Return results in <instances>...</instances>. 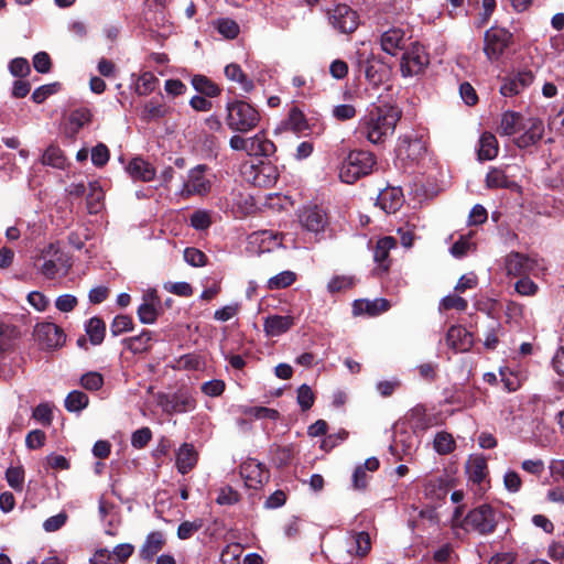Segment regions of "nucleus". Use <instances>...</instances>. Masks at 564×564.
I'll return each instance as SVG.
<instances>
[{
    "label": "nucleus",
    "instance_id": "1",
    "mask_svg": "<svg viewBox=\"0 0 564 564\" xmlns=\"http://www.w3.org/2000/svg\"><path fill=\"white\" fill-rule=\"evenodd\" d=\"M401 116V110L395 106L372 105L360 118L358 131L370 143L381 144L393 134Z\"/></svg>",
    "mask_w": 564,
    "mask_h": 564
},
{
    "label": "nucleus",
    "instance_id": "2",
    "mask_svg": "<svg viewBox=\"0 0 564 564\" xmlns=\"http://www.w3.org/2000/svg\"><path fill=\"white\" fill-rule=\"evenodd\" d=\"M226 111L225 122L235 132L247 133L253 130L260 122L259 111L242 100L228 102Z\"/></svg>",
    "mask_w": 564,
    "mask_h": 564
},
{
    "label": "nucleus",
    "instance_id": "3",
    "mask_svg": "<svg viewBox=\"0 0 564 564\" xmlns=\"http://www.w3.org/2000/svg\"><path fill=\"white\" fill-rule=\"evenodd\" d=\"M376 164L375 155L369 151H351L340 167L339 177L347 184H352L360 177L369 175Z\"/></svg>",
    "mask_w": 564,
    "mask_h": 564
},
{
    "label": "nucleus",
    "instance_id": "4",
    "mask_svg": "<svg viewBox=\"0 0 564 564\" xmlns=\"http://www.w3.org/2000/svg\"><path fill=\"white\" fill-rule=\"evenodd\" d=\"M39 261L40 273L46 279H55L67 275L70 269L68 256L55 243H50L41 251Z\"/></svg>",
    "mask_w": 564,
    "mask_h": 564
},
{
    "label": "nucleus",
    "instance_id": "5",
    "mask_svg": "<svg viewBox=\"0 0 564 564\" xmlns=\"http://www.w3.org/2000/svg\"><path fill=\"white\" fill-rule=\"evenodd\" d=\"M430 65V55L417 41L411 42L401 55L400 72L403 77H413L424 73Z\"/></svg>",
    "mask_w": 564,
    "mask_h": 564
},
{
    "label": "nucleus",
    "instance_id": "6",
    "mask_svg": "<svg viewBox=\"0 0 564 564\" xmlns=\"http://www.w3.org/2000/svg\"><path fill=\"white\" fill-rule=\"evenodd\" d=\"M465 530H474L486 535L495 531L497 527V513L489 505H481L470 510L459 524Z\"/></svg>",
    "mask_w": 564,
    "mask_h": 564
},
{
    "label": "nucleus",
    "instance_id": "7",
    "mask_svg": "<svg viewBox=\"0 0 564 564\" xmlns=\"http://www.w3.org/2000/svg\"><path fill=\"white\" fill-rule=\"evenodd\" d=\"M159 405L167 414L184 413L196 408V400L186 389H180L173 394L159 397Z\"/></svg>",
    "mask_w": 564,
    "mask_h": 564
},
{
    "label": "nucleus",
    "instance_id": "8",
    "mask_svg": "<svg viewBox=\"0 0 564 564\" xmlns=\"http://www.w3.org/2000/svg\"><path fill=\"white\" fill-rule=\"evenodd\" d=\"M327 14L329 24L339 33H352L359 25L357 12L347 4H337Z\"/></svg>",
    "mask_w": 564,
    "mask_h": 564
},
{
    "label": "nucleus",
    "instance_id": "9",
    "mask_svg": "<svg viewBox=\"0 0 564 564\" xmlns=\"http://www.w3.org/2000/svg\"><path fill=\"white\" fill-rule=\"evenodd\" d=\"M512 34L505 29L491 28L485 33V54L491 61L498 59L509 46Z\"/></svg>",
    "mask_w": 564,
    "mask_h": 564
},
{
    "label": "nucleus",
    "instance_id": "10",
    "mask_svg": "<svg viewBox=\"0 0 564 564\" xmlns=\"http://www.w3.org/2000/svg\"><path fill=\"white\" fill-rule=\"evenodd\" d=\"M240 476L248 488L259 489L269 480V471L265 466L253 458L245 460L240 465Z\"/></svg>",
    "mask_w": 564,
    "mask_h": 564
},
{
    "label": "nucleus",
    "instance_id": "11",
    "mask_svg": "<svg viewBox=\"0 0 564 564\" xmlns=\"http://www.w3.org/2000/svg\"><path fill=\"white\" fill-rule=\"evenodd\" d=\"M34 336L39 344L45 349H54L62 346L65 335L61 327L54 323H40L34 328Z\"/></svg>",
    "mask_w": 564,
    "mask_h": 564
},
{
    "label": "nucleus",
    "instance_id": "12",
    "mask_svg": "<svg viewBox=\"0 0 564 564\" xmlns=\"http://www.w3.org/2000/svg\"><path fill=\"white\" fill-rule=\"evenodd\" d=\"M205 165H197L188 172L184 182L182 195H204L210 191V181L205 176Z\"/></svg>",
    "mask_w": 564,
    "mask_h": 564
},
{
    "label": "nucleus",
    "instance_id": "13",
    "mask_svg": "<svg viewBox=\"0 0 564 564\" xmlns=\"http://www.w3.org/2000/svg\"><path fill=\"white\" fill-rule=\"evenodd\" d=\"M506 271L509 275L528 276L538 268V261L520 252H510L506 257Z\"/></svg>",
    "mask_w": 564,
    "mask_h": 564
},
{
    "label": "nucleus",
    "instance_id": "14",
    "mask_svg": "<svg viewBox=\"0 0 564 564\" xmlns=\"http://www.w3.org/2000/svg\"><path fill=\"white\" fill-rule=\"evenodd\" d=\"M299 220L303 228L311 232H321L327 225L325 212L314 205L304 207L299 214Z\"/></svg>",
    "mask_w": 564,
    "mask_h": 564
},
{
    "label": "nucleus",
    "instance_id": "15",
    "mask_svg": "<svg viewBox=\"0 0 564 564\" xmlns=\"http://www.w3.org/2000/svg\"><path fill=\"white\" fill-rule=\"evenodd\" d=\"M406 42L405 32L399 28L389 29L380 37L381 48L392 56H395L401 51L403 53L408 47Z\"/></svg>",
    "mask_w": 564,
    "mask_h": 564
},
{
    "label": "nucleus",
    "instance_id": "16",
    "mask_svg": "<svg viewBox=\"0 0 564 564\" xmlns=\"http://www.w3.org/2000/svg\"><path fill=\"white\" fill-rule=\"evenodd\" d=\"M446 344L456 352H465L473 347L474 336L463 326H452L446 334Z\"/></svg>",
    "mask_w": 564,
    "mask_h": 564
},
{
    "label": "nucleus",
    "instance_id": "17",
    "mask_svg": "<svg viewBox=\"0 0 564 564\" xmlns=\"http://www.w3.org/2000/svg\"><path fill=\"white\" fill-rule=\"evenodd\" d=\"M521 129L525 131L516 139V144L521 149L535 144L544 134V124L538 118H530L528 123H522Z\"/></svg>",
    "mask_w": 564,
    "mask_h": 564
},
{
    "label": "nucleus",
    "instance_id": "18",
    "mask_svg": "<svg viewBox=\"0 0 564 564\" xmlns=\"http://www.w3.org/2000/svg\"><path fill=\"white\" fill-rule=\"evenodd\" d=\"M252 183L259 187H271L276 183L279 177L278 167L264 161L252 165Z\"/></svg>",
    "mask_w": 564,
    "mask_h": 564
},
{
    "label": "nucleus",
    "instance_id": "19",
    "mask_svg": "<svg viewBox=\"0 0 564 564\" xmlns=\"http://www.w3.org/2000/svg\"><path fill=\"white\" fill-rule=\"evenodd\" d=\"M403 204V194L400 188L389 187L381 191L377 197V205L387 214L395 213Z\"/></svg>",
    "mask_w": 564,
    "mask_h": 564
},
{
    "label": "nucleus",
    "instance_id": "20",
    "mask_svg": "<svg viewBox=\"0 0 564 564\" xmlns=\"http://www.w3.org/2000/svg\"><path fill=\"white\" fill-rule=\"evenodd\" d=\"M294 325L291 315H270L265 317L263 328L268 336L276 337L286 333Z\"/></svg>",
    "mask_w": 564,
    "mask_h": 564
},
{
    "label": "nucleus",
    "instance_id": "21",
    "mask_svg": "<svg viewBox=\"0 0 564 564\" xmlns=\"http://www.w3.org/2000/svg\"><path fill=\"white\" fill-rule=\"evenodd\" d=\"M127 172L133 180L142 182H150L155 177L153 165L141 158L132 159L127 166Z\"/></svg>",
    "mask_w": 564,
    "mask_h": 564
},
{
    "label": "nucleus",
    "instance_id": "22",
    "mask_svg": "<svg viewBox=\"0 0 564 564\" xmlns=\"http://www.w3.org/2000/svg\"><path fill=\"white\" fill-rule=\"evenodd\" d=\"M275 152L274 143L264 133H257L248 138V155L270 156Z\"/></svg>",
    "mask_w": 564,
    "mask_h": 564
},
{
    "label": "nucleus",
    "instance_id": "23",
    "mask_svg": "<svg viewBox=\"0 0 564 564\" xmlns=\"http://www.w3.org/2000/svg\"><path fill=\"white\" fill-rule=\"evenodd\" d=\"M164 544L165 538L162 532L154 531L149 533L140 549V557L151 561L163 549Z\"/></svg>",
    "mask_w": 564,
    "mask_h": 564
},
{
    "label": "nucleus",
    "instance_id": "24",
    "mask_svg": "<svg viewBox=\"0 0 564 564\" xmlns=\"http://www.w3.org/2000/svg\"><path fill=\"white\" fill-rule=\"evenodd\" d=\"M152 332L143 329L139 335L122 339V345L132 354H143L152 347Z\"/></svg>",
    "mask_w": 564,
    "mask_h": 564
},
{
    "label": "nucleus",
    "instance_id": "25",
    "mask_svg": "<svg viewBox=\"0 0 564 564\" xmlns=\"http://www.w3.org/2000/svg\"><path fill=\"white\" fill-rule=\"evenodd\" d=\"M197 463V453L193 445L184 443L176 453L177 470L185 475L192 470Z\"/></svg>",
    "mask_w": 564,
    "mask_h": 564
},
{
    "label": "nucleus",
    "instance_id": "26",
    "mask_svg": "<svg viewBox=\"0 0 564 564\" xmlns=\"http://www.w3.org/2000/svg\"><path fill=\"white\" fill-rule=\"evenodd\" d=\"M389 308L390 303L386 299H376L373 301L356 300L354 302V313L356 315L366 313L370 316H376Z\"/></svg>",
    "mask_w": 564,
    "mask_h": 564
},
{
    "label": "nucleus",
    "instance_id": "27",
    "mask_svg": "<svg viewBox=\"0 0 564 564\" xmlns=\"http://www.w3.org/2000/svg\"><path fill=\"white\" fill-rule=\"evenodd\" d=\"M466 473L470 481L480 484L487 475V460L485 457L470 456L466 462Z\"/></svg>",
    "mask_w": 564,
    "mask_h": 564
},
{
    "label": "nucleus",
    "instance_id": "28",
    "mask_svg": "<svg viewBox=\"0 0 564 564\" xmlns=\"http://www.w3.org/2000/svg\"><path fill=\"white\" fill-rule=\"evenodd\" d=\"M523 118L520 113L507 111L501 117L499 133L502 135H513L521 130Z\"/></svg>",
    "mask_w": 564,
    "mask_h": 564
},
{
    "label": "nucleus",
    "instance_id": "29",
    "mask_svg": "<svg viewBox=\"0 0 564 564\" xmlns=\"http://www.w3.org/2000/svg\"><path fill=\"white\" fill-rule=\"evenodd\" d=\"M498 154V141L492 133L485 132L479 140L478 158L481 161L492 160Z\"/></svg>",
    "mask_w": 564,
    "mask_h": 564
},
{
    "label": "nucleus",
    "instance_id": "30",
    "mask_svg": "<svg viewBox=\"0 0 564 564\" xmlns=\"http://www.w3.org/2000/svg\"><path fill=\"white\" fill-rule=\"evenodd\" d=\"M397 246V241L393 237H383L377 241L373 258L383 269L389 268L388 257L391 249Z\"/></svg>",
    "mask_w": 564,
    "mask_h": 564
},
{
    "label": "nucleus",
    "instance_id": "31",
    "mask_svg": "<svg viewBox=\"0 0 564 564\" xmlns=\"http://www.w3.org/2000/svg\"><path fill=\"white\" fill-rule=\"evenodd\" d=\"M350 541L355 544V550H349L350 554H355L356 556L364 557L371 550V541L369 533L366 531L360 532H350L349 533Z\"/></svg>",
    "mask_w": 564,
    "mask_h": 564
},
{
    "label": "nucleus",
    "instance_id": "32",
    "mask_svg": "<svg viewBox=\"0 0 564 564\" xmlns=\"http://www.w3.org/2000/svg\"><path fill=\"white\" fill-rule=\"evenodd\" d=\"M225 75L229 80L238 83L246 93L251 91L254 87L252 80L247 77L241 67L236 63L225 67Z\"/></svg>",
    "mask_w": 564,
    "mask_h": 564
},
{
    "label": "nucleus",
    "instance_id": "33",
    "mask_svg": "<svg viewBox=\"0 0 564 564\" xmlns=\"http://www.w3.org/2000/svg\"><path fill=\"white\" fill-rule=\"evenodd\" d=\"M19 332L15 326L0 323V354L13 349Z\"/></svg>",
    "mask_w": 564,
    "mask_h": 564
},
{
    "label": "nucleus",
    "instance_id": "34",
    "mask_svg": "<svg viewBox=\"0 0 564 564\" xmlns=\"http://www.w3.org/2000/svg\"><path fill=\"white\" fill-rule=\"evenodd\" d=\"M86 333L93 345H100L106 333L105 322L99 317H91L86 324Z\"/></svg>",
    "mask_w": 564,
    "mask_h": 564
},
{
    "label": "nucleus",
    "instance_id": "35",
    "mask_svg": "<svg viewBox=\"0 0 564 564\" xmlns=\"http://www.w3.org/2000/svg\"><path fill=\"white\" fill-rule=\"evenodd\" d=\"M104 191L98 182L89 183L87 208L90 214H97L102 208Z\"/></svg>",
    "mask_w": 564,
    "mask_h": 564
},
{
    "label": "nucleus",
    "instance_id": "36",
    "mask_svg": "<svg viewBox=\"0 0 564 564\" xmlns=\"http://www.w3.org/2000/svg\"><path fill=\"white\" fill-rule=\"evenodd\" d=\"M42 163L55 169H64L66 158L58 147L52 144L45 150L42 156Z\"/></svg>",
    "mask_w": 564,
    "mask_h": 564
},
{
    "label": "nucleus",
    "instance_id": "37",
    "mask_svg": "<svg viewBox=\"0 0 564 564\" xmlns=\"http://www.w3.org/2000/svg\"><path fill=\"white\" fill-rule=\"evenodd\" d=\"M192 85L198 93L208 97H215L220 94L219 87L204 75H195L192 78Z\"/></svg>",
    "mask_w": 564,
    "mask_h": 564
},
{
    "label": "nucleus",
    "instance_id": "38",
    "mask_svg": "<svg viewBox=\"0 0 564 564\" xmlns=\"http://www.w3.org/2000/svg\"><path fill=\"white\" fill-rule=\"evenodd\" d=\"M296 281V274L293 271L286 270L270 278L267 288L271 291L285 289Z\"/></svg>",
    "mask_w": 564,
    "mask_h": 564
},
{
    "label": "nucleus",
    "instance_id": "39",
    "mask_svg": "<svg viewBox=\"0 0 564 564\" xmlns=\"http://www.w3.org/2000/svg\"><path fill=\"white\" fill-rule=\"evenodd\" d=\"M88 397L83 391L74 390L65 399V408L69 412H80L88 405Z\"/></svg>",
    "mask_w": 564,
    "mask_h": 564
},
{
    "label": "nucleus",
    "instance_id": "40",
    "mask_svg": "<svg viewBox=\"0 0 564 564\" xmlns=\"http://www.w3.org/2000/svg\"><path fill=\"white\" fill-rule=\"evenodd\" d=\"M286 129L295 132L301 133L304 130L307 129V122L305 120V117L301 110L297 108H292L289 112V117L285 121Z\"/></svg>",
    "mask_w": 564,
    "mask_h": 564
},
{
    "label": "nucleus",
    "instance_id": "41",
    "mask_svg": "<svg viewBox=\"0 0 564 564\" xmlns=\"http://www.w3.org/2000/svg\"><path fill=\"white\" fill-rule=\"evenodd\" d=\"M254 239L263 245V248L268 251L282 245V235L273 232L271 230H262L252 235Z\"/></svg>",
    "mask_w": 564,
    "mask_h": 564
},
{
    "label": "nucleus",
    "instance_id": "42",
    "mask_svg": "<svg viewBox=\"0 0 564 564\" xmlns=\"http://www.w3.org/2000/svg\"><path fill=\"white\" fill-rule=\"evenodd\" d=\"M165 112L166 109L162 104L150 100L144 105L141 112V118L145 121H152L164 117Z\"/></svg>",
    "mask_w": 564,
    "mask_h": 564
},
{
    "label": "nucleus",
    "instance_id": "43",
    "mask_svg": "<svg viewBox=\"0 0 564 564\" xmlns=\"http://www.w3.org/2000/svg\"><path fill=\"white\" fill-rule=\"evenodd\" d=\"M8 485L15 491H22L24 484V469L22 466L9 467L6 471Z\"/></svg>",
    "mask_w": 564,
    "mask_h": 564
},
{
    "label": "nucleus",
    "instance_id": "44",
    "mask_svg": "<svg viewBox=\"0 0 564 564\" xmlns=\"http://www.w3.org/2000/svg\"><path fill=\"white\" fill-rule=\"evenodd\" d=\"M455 447L453 436L446 432H440L434 438V448L441 455L449 454Z\"/></svg>",
    "mask_w": 564,
    "mask_h": 564
},
{
    "label": "nucleus",
    "instance_id": "45",
    "mask_svg": "<svg viewBox=\"0 0 564 564\" xmlns=\"http://www.w3.org/2000/svg\"><path fill=\"white\" fill-rule=\"evenodd\" d=\"M137 313L142 324H154L159 315V310L155 304L144 302L139 306Z\"/></svg>",
    "mask_w": 564,
    "mask_h": 564
},
{
    "label": "nucleus",
    "instance_id": "46",
    "mask_svg": "<svg viewBox=\"0 0 564 564\" xmlns=\"http://www.w3.org/2000/svg\"><path fill=\"white\" fill-rule=\"evenodd\" d=\"M132 329L133 322L128 315H117L110 325V332L113 336H119L123 333L131 332Z\"/></svg>",
    "mask_w": 564,
    "mask_h": 564
},
{
    "label": "nucleus",
    "instance_id": "47",
    "mask_svg": "<svg viewBox=\"0 0 564 564\" xmlns=\"http://www.w3.org/2000/svg\"><path fill=\"white\" fill-rule=\"evenodd\" d=\"M486 184L490 188L509 187V181L503 171L492 169L486 176Z\"/></svg>",
    "mask_w": 564,
    "mask_h": 564
},
{
    "label": "nucleus",
    "instance_id": "48",
    "mask_svg": "<svg viewBox=\"0 0 564 564\" xmlns=\"http://www.w3.org/2000/svg\"><path fill=\"white\" fill-rule=\"evenodd\" d=\"M156 78L152 73H144L140 76L135 91L140 96H147L154 90Z\"/></svg>",
    "mask_w": 564,
    "mask_h": 564
},
{
    "label": "nucleus",
    "instance_id": "49",
    "mask_svg": "<svg viewBox=\"0 0 564 564\" xmlns=\"http://www.w3.org/2000/svg\"><path fill=\"white\" fill-rule=\"evenodd\" d=\"M297 403L301 406L302 411L310 410L315 400V395L313 393V390L307 384H302L297 389Z\"/></svg>",
    "mask_w": 564,
    "mask_h": 564
},
{
    "label": "nucleus",
    "instance_id": "50",
    "mask_svg": "<svg viewBox=\"0 0 564 564\" xmlns=\"http://www.w3.org/2000/svg\"><path fill=\"white\" fill-rule=\"evenodd\" d=\"M80 384L89 391H97L104 384V378L99 372H87L80 378Z\"/></svg>",
    "mask_w": 564,
    "mask_h": 564
},
{
    "label": "nucleus",
    "instance_id": "51",
    "mask_svg": "<svg viewBox=\"0 0 564 564\" xmlns=\"http://www.w3.org/2000/svg\"><path fill=\"white\" fill-rule=\"evenodd\" d=\"M467 301L458 295H447L441 302V310H457L465 311L467 308Z\"/></svg>",
    "mask_w": 564,
    "mask_h": 564
},
{
    "label": "nucleus",
    "instance_id": "52",
    "mask_svg": "<svg viewBox=\"0 0 564 564\" xmlns=\"http://www.w3.org/2000/svg\"><path fill=\"white\" fill-rule=\"evenodd\" d=\"M217 30L227 39H235L239 33V25L230 19H220L217 22Z\"/></svg>",
    "mask_w": 564,
    "mask_h": 564
},
{
    "label": "nucleus",
    "instance_id": "53",
    "mask_svg": "<svg viewBox=\"0 0 564 564\" xmlns=\"http://www.w3.org/2000/svg\"><path fill=\"white\" fill-rule=\"evenodd\" d=\"M212 225L210 215L206 210H196L191 216V226L196 230H205Z\"/></svg>",
    "mask_w": 564,
    "mask_h": 564
},
{
    "label": "nucleus",
    "instance_id": "54",
    "mask_svg": "<svg viewBox=\"0 0 564 564\" xmlns=\"http://www.w3.org/2000/svg\"><path fill=\"white\" fill-rule=\"evenodd\" d=\"M185 261L193 267H203L206 264V254L196 248H186L184 250Z\"/></svg>",
    "mask_w": 564,
    "mask_h": 564
},
{
    "label": "nucleus",
    "instance_id": "55",
    "mask_svg": "<svg viewBox=\"0 0 564 564\" xmlns=\"http://www.w3.org/2000/svg\"><path fill=\"white\" fill-rule=\"evenodd\" d=\"M10 73L15 77L26 76L31 68L26 58L17 57L9 64Z\"/></svg>",
    "mask_w": 564,
    "mask_h": 564
},
{
    "label": "nucleus",
    "instance_id": "56",
    "mask_svg": "<svg viewBox=\"0 0 564 564\" xmlns=\"http://www.w3.org/2000/svg\"><path fill=\"white\" fill-rule=\"evenodd\" d=\"M67 518V513L62 511L53 517L47 518L43 523V529L46 532H55L66 523Z\"/></svg>",
    "mask_w": 564,
    "mask_h": 564
},
{
    "label": "nucleus",
    "instance_id": "57",
    "mask_svg": "<svg viewBox=\"0 0 564 564\" xmlns=\"http://www.w3.org/2000/svg\"><path fill=\"white\" fill-rule=\"evenodd\" d=\"M517 293L524 296H532L538 292V285L528 276H523L514 284Z\"/></svg>",
    "mask_w": 564,
    "mask_h": 564
},
{
    "label": "nucleus",
    "instance_id": "58",
    "mask_svg": "<svg viewBox=\"0 0 564 564\" xmlns=\"http://www.w3.org/2000/svg\"><path fill=\"white\" fill-rule=\"evenodd\" d=\"M45 433L41 430H33L25 437V445L29 449H37L45 444Z\"/></svg>",
    "mask_w": 564,
    "mask_h": 564
},
{
    "label": "nucleus",
    "instance_id": "59",
    "mask_svg": "<svg viewBox=\"0 0 564 564\" xmlns=\"http://www.w3.org/2000/svg\"><path fill=\"white\" fill-rule=\"evenodd\" d=\"M152 437V432L149 427L137 430L131 437V444L134 448H143Z\"/></svg>",
    "mask_w": 564,
    "mask_h": 564
},
{
    "label": "nucleus",
    "instance_id": "60",
    "mask_svg": "<svg viewBox=\"0 0 564 564\" xmlns=\"http://www.w3.org/2000/svg\"><path fill=\"white\" fill-rule=\"evenodd\" d=\"M500 329V324L496 321H492L488 327L487 333L485 334L484 345L488 349H495L498 345V330Z\"/></svg>",
    "mask_w": 564,
    "mask_h": 564
},
{
    "label": "nucleus",
    "instance_id": "61",
    "mask_svg": "<svg viewBox=\"0 0 564 564\" xmlns=\"http://www.w3.org/2000/svg\"><path fill=\"white\" fill-rule=\"evenodd\" d=\"M33 66L41 74L48 73L52 66L50 55L46 52L36 53L33 57Z\"/></svg>",
    "mask_w": 564,
    "mask_h": 564
},
{
    "label": "nucleus",
    "instance_id": "62",
    "mask_svg": "<svg viewBox=\"0 0 564 564\" xmlns=\"http://www.w3.org/2000/svg\"><path fill=\"white\" fill-rule=\"evenodd\" d=\"M352 284H354V280L350 276H345V275L334 276L328 282L327 289L329 292L335 293V292H340L346 289H349V288H351Z\"/></svg>",
    "mask_w": 564,
    "mask_h": 564
},
{
    "label": "nucleus",
    "instance_id": "63",
    "mask_svg": "<svg viewBox=\"0 0 564 564\" xmlns=\"http://www.w3.org/2000/svg\"><path fill=\"white\" fill-rule=\"evenodd\" d=\"M109 160L108 148L99 143L91 150V161L96 166H104Z\"/></svg>",
    "mask_w": 564,
    "mask_h": 564
},
{
    "label": "nucleus",
    "instance_id": "64",
    "mask_svg": "<svg viewBox=\"0 0 564 564\" xmlns=\"http://www.w3.org/2000/svg\"><path fill=\"white\" fill-rule=\"evenodd\" d=\"M202 527L199 521H184L178 525L177 536L181 540L189 539L195 532H197Z\"/></svg>",
    "mask_w": 564,
    "mask_h": 564
}]
</instances>
